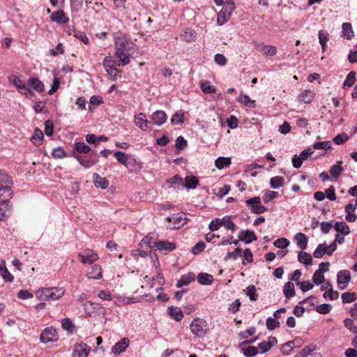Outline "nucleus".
Segmentation results:
<instances>
[{
    "label": "nucleus",
    "instance_id": "f257e3e1",
    "mask_svg": "<svg viewBox=\"0 0 357 357\" xmlns=\"http://www.w3.org/2000/svg\"><path fill=\"white\" fill-rule=\"evenodd\" d=\"M114 38L115 55L119 59V66H126L130 62V57L135 52V44L121 32L115 33Z\"/></svg>",
    "mask_w": 357,
    "mask_h": 357
},
{
    "label": "nucleus",
    "instance_id": "f03ea898",
    "mask_svg": "<svg viewBox=\"0 0 357 357\" xmlns=\"http://www.w3.org/2000/svg\"><path fill=\"white\" fill-rule=\"evenodd\" d=\"M65 294V289L59 287H43L38 289L36 293V297L38 300H58Z\"/></svg>",
    "mask_w": 357,
    "mask_h": 357
},
{
    "label": "nucleus",
    "instance_id": "7ed1b4c3",
    "mask_svg": "<svg viewBox=\"0 0 357 357\" xmlns=\"http://www.w3.org/2000/svg\"><path fill=\"white\" fill-rule=\"evenodd\" d=\"M190 328L193 335L198 337H203L207 333L208 326L204 319L196 318L192 321Z\"/></svg>",
    "mask_w": 357,
    "mask_h": 357
},
{
    "label": "nucleus",
    "instance_id": "20e7f679",
    "mask_svg": "<svg viewBox=\"0 0 357 357\" xmlns=\"http://www.w3.org/2000/svg\"><path fill=\"white\" fill-rule=\"evenodd\" d=\"M142 243L146 244L149 248L155 247L160 252H170L176 248V244L169 241H157L151 243L148 238H144Z\"/></svg>",
    "mask_w": 357,
    "mask_h": 357
},
{
    "label": "nucleus",
    "instance_id": "39448f33",
    "mask_svg": "<svg viewBox=\"0 0 357 357\" xmlns=\"http://www.w3.org/2000/svg\"><path fill=\"white\" fill-rule=\"evenodd\" d=\"M11 179L3 171L0 169V198L7 199L11 195Z\"/></svg>",
    "mask_w": 357,
    "mask_h": 357
},
{
    "label": "nucleus",
    "instance_id": "423d86ee",
    "mask_svg": "<svg viewBox=\"0 0 357 357\" xmlns=\"http://www.w3.org/2000/svg\"><path fill=\"white\" fill-rule=\"evenodd\" d=\"M166 221L169 223L168 227L171 229H179L187 223L185 215L183 213L172 214L166 218Z\"/></svg>",
    "mask_w": 357,
    "mask_h": 357
},
{
    "label": "nucleus",
    "instance_id": "0eeeda50",
    "mask_svg": "<svg viewBox=\"0 0 357 357\" xmlns=\"http://www.w3.org/2000/svg\"><path fill=\"white\" fill-rule=\"evenodd\" d=\"M247 205L250 208L252 213L261 214L266 212L268 209L266 206L261 205V198L254 197L246 201Z\"/></svg>",
    "mask_w": 357,
    "mask_h": 357
},
{
    "label": "nucleus",
    "instance_id": "6e6552de",
    "mask_svg": "<svg viewBox=\"0 0 357 357\" xmlns=\"http://www.w3.org/2000/svg\"><path fill=\"white\" fill-rule=\"evenodd\" d=\"M58 337L56 330L53 327H47L42 331L40 340L42 343L46 344L56 342Z\"/></svg>",
    "mask_w": 357,
    "mask_h": 357
},
{
    "label": "nucleus",
    "instance_id": "1a4fd4ad",
    "mask_svg": "<svg viewBox=\"0 0 357 357\" xmlns=\"http://www.w3.org/2000/svg\"><path fill=\"white\" fill-rule=\"evenodd\" d=\"M78 257L81 262L84 264H91L98 260L99 257L92 250H84L83 252L78 254Z\"/></svg>",
    "mask_w": 357,
    "mask_h": 357
},
{
    "label": "nucleus",
    "instance_id": "9d476101",
    "mask_svg": "<svg viewBox=\"0 0 357 357\" xmlns=\"http://www.w3.org/2000/svg\"><path fill=\"white\" fill-rule=\"evenodd\" d=\"M91 347L86 343L75 344L73 347L72 357H88Z\"/></svg>",
    "mask_w": 357,
    "mask_h": 357
},
{
    "label": "nucleus",
    "instance_id": "9b49d317",
    "mask_svg": "<svg viewBox=\"0 0 357 357\" xmlns=\"http://www.w3.org/2000/svg\"><path fill=\"white\" fill-rule=\"evenodd\" d=\"M115 61L111 56H106L103 60V66L105 70L114 79L118 74V70L115 67Z\"/></svg>",
    "mask_w": 357,
    "mask_h": 357
},
{
    "label": "nucleus",
    "instance_id": "f8f14e48",
    "mask_svg": "<svg viewBox=\"0 0 357 357\" xmlns=\"http://www.w3.org/2000/svg\"><path fill=\"white\" fill-rule=\"evenodd\" d=\"M351 279L350 273L347 270H342L338 272L337 275V282L338 287L340 289H344L349 284Z\"/></svg>",
    "mask_w": 357,
    "mask_h": 357
},
{
    "label": "nucleus",
    "instance_id": "ddd939ff",
    "mask_svg": "<svg viewBox=\"0 0 357 357\" xmlns=\"http://www.w3.org/2000/svg\"><path fill=\"white\" fill-rule=\"evenodd\" d=\"M328 266L329 263L328 262L321 263L319 264V269L317 270L313 275L312 280H313L314 283L317 285L324 283V273L328 271V268L322 270V266Z\"/></svg>",
    "mask_w": 357,
    "mask_h": 357
},
{
    "label": "nucleus",
    "instance_id": "4468645a",
    "mask_svg": "<svg viewBox=\"0 0 357 357\" xmlns=\"http://www.w3.org/2000/svg\"><path fill=\"white\" fill-rule=\"evenodd\" d=\"M129 344L130 340L128 338H122L112 347V352L115 355H119L126 350Z\"/></svg>",
    "mask_w": 357,
    "mask_h": 357
},
{
    "label": "nucleus",
    "instance_id": "2eb2a0df",
    "mask_svg": "<svg viewBox=\"0 0 357 357\" xmlns=\"http://www.w3.org/2000/svg\"><path fill=\"white\" fill-rule=\"evenodd\" d=\"M92 153L94 155H96V151H93ZM73 156L75 158H76V160L79 162V163L85 168H90V167H93L98 161L96 156H94V157L91 156L89 159H84L82 156H80L77 154H75V153L73 154Z\"/></svg>",
    "mask_w": 357,
    "mask_h": 357
},
{
    "label": "nucleus",
    "instance_id": "dca6fc26",
    "mask_svg": "<svg viewBox=\"0 0 357 357\" xmlns=\"http://www.w3.org/2000/svg\"><path fill=\"white\" fill-rule=\"evenodd\" d=\"M151 119L154 125L160 126L167 121V116L164 111L157 110L152 114Z\"/></svg>",
    "mask_w": 357,
    "mask_h": 357
},
{
    "label": "nucleus",
    "instance_id": "f3484780",
    "mask_svg": "<svg viewBox=\"0 0 357 357\" xmlns=\"http://www.w3.org/2000/svg\"><path fill=\"white\" fill-rule=\"evenodd\" d=\"M50 19L52 22H56L58 24H66L68 22L69 18L66 15L62 10H59L55 12H53L51 14Z\"/></svg>",
    "mask_w": 357,
    "mask_h": 357
},
{
    "label": "nucleus",
    "instance_id": "a211bd4d",
    "mask_svg": "<svg viewBox=\"0 0 357 357\" xmlns=\"http://www.w3.org/2000/svg\"><path fill=\"white\" fill-rule=\"evenodd\" d=\"M239 241L248 244L257 239L254 231L250 230H241L238 234Z\"/></svg>",
    "mask_w": 357,
    "mask_h": 357
},
{
    "label": "nucleus",
    "instance_id": "6ab92c4d",
    "mask_svg": "<svg viewBox=\"0 0 357 357\" xmlns=\"http://www.w3.org/2000/svg\"><path fill=\"white\" fill-rule=\"evenodd\" d=\"M256 47L259 52H261L263 54L266 56H275L278 52L277 47L275 46L264 45V43L257 44Z\"/></svg>",
    "mask_w": 357,
    "mask_h": 357
},
{
    "label": "nucleus",
    "instance_id": "aec40b11",
    "mask_svg": "<svg viewBox=\"0 0 357 357\" xmlns=\"http://www.w3.org/2000/svg\"><path fill=\"white\" fill-rule=\"evenodd\" d=\"M135 125L142 130H146L149 129V121L146 115L141 112L135 116Z\"/></svg>",
    "mask_w": 357,
    "mask_h": 357
},
{
    "label": "nucleus",
    "instance_id": "412c9836",
    "mask_svg": "<svg viewBox=\"0 0 357 357\" xmlns=\"http://www.w3.org/2000/svg\"><path fill=\"white\" fill-rule=\"evenodd\" d=\"M86 276L90 279L99 280L102 277V267L98 264L93 265L90 268L87 273Z\"/></svg>",
    "mask_w": 357,
    "mask_h": 357
},
{
    "label": "nucleus",
    "instance_id": "4be33fe9",
    "mask_svg": "<svg viewBox=\"0 0 357 357\" xmlns=\"http://www.w3.org/2000/svg\"><path fill=\"white\" fill-rule=\"evenodd\" d=\"M10 214V206L6 199L0 202V220H5Z\"/></svg>",
    "mask_w": 357,
    "mask_h": 357
},
{
    "label": "nucleus",
    "instance_id": "5701e85b",
    "mask_svg": "<svg viewBox=\"0 0 357 357\" xmlns=\"http://www.w3.org/2000/svg\"><path fill=\"white\" fill-rule=\"evenodd\" d=\"M232 11L222 8L217 15V24L219 26L225 24L230 18Z\"/></svg>",
    "mask_w": 357,
    "mask_h": 357
},
{
    "label": "nucleus",
    "instance_id": "b1692460",
    "mask_svg": "<svg viewBox=\"0 0 357 357\" xmlns=\"http://www.w3.org/2000/svg\"><path fill=\"white\" fill-rule=\"evenodd\" d=\"M93 179L94 185L96 188H100L102 189H106L109 185V181L106 178L101 177L98 174H93Z\"/></svg>",
    "mask_w": 357,
    "mask_h": 357
},
{
    "label": "nucleus",
    "instance_id": "393cba45",
    "mask_svg": "<svg viewBox=\"0 0 357 357\" xmlns=\"http://www.w3.org/2000/svg\"><path fill=\"white\" fill-rule=\"evenodd\" d=\"M294 239L296 241L297 246L301 250H305L307 246V238L303 233H297L294 236Z\"/></svg>",
    "mask_w": 357,
    "mask_h": 357
},
{
    "label": "nucleus",
    "instance_id": "a878e982",
    "mask_svg": "<svg viewBox=\"0 0 357 357\" xmlns=\"http://www.w3.org/2000/svg\"><path fill=\"white\" fill-rule=\"evenodd\" d=\"M98 307H100V305L92 301H86L84 304V311L86 314L89 317L95 316V310Z\"/></svg>",
    "mask_w": 357,
    "mask_h": 357
},
{
    "label": "nucleus",
    "instance_id": "bb28decb",
    "mask_svg": "<svg viewBox=\"0 0 357 357\" xmlns=\"http://www.w3.org/2000/svg\"><path fill=\"white\" fill-rule=\"evenodd\" d=\"M168 314L176 321H181L183 317L182 310L178 307H169L168 308Z\"/></svg>",
    "mask_w": 357,
    "mask_h": 357
},
{
    "label": "nucleus",
    "instance_id": "cd10ccee",
    "mask_svg": "<svg viewBox=\"0 0 357 357\" xmlns=\"http://www.w3.org/2000/svg\"><path fill=\"white\" fill-rule=\"evenodd\" d=\"M197 281L199 284L203 285H209L213 281V277L206 273H201L197 275Z\"/></svg>",
    "mask_w": 357,
    "mask_h": 357
},
{
    "label": "nucleus",
    "instance_id": "c85d7f7f",
    "mask_svg": "<svg viewBox=\"0 0 357 357\" xmlns=\"http://www.w3.org/2000/svg\"><path fill=\"white\" fill-rule=\"evenodd\" d=\"M27 84L38 92H43L45 90L43 83L37 78L31 77L29 79Z\"/></svg>",
    "mask_w": 357,
    "mask_h": 357
},
{
    "label": "nucleus",
    "instance_id": "c756f323",
    "mask_svg": "<svg viewBox=\"0 0 357 357\" xmlns=\"http://www.w3.org/2000/svg\"><path fill=\"white\" fill-rule=\"evenodd\" d=\"M116 298L115 303L117 305H128L131 303H135L137 302V298L134 297H124L121 296H114Z\"/></svg>",
    "mask_w": 357,
    "mask_h": 357
},
{
    "label": "nucleus",
    "instance_id": "7c9ffc66",
    "mask_svg": "<svg viewBox=\"0 0 357 357\" xmlns=\"http://www.w3.org/2000/svg\"><path fill=\"white\" fill-rule=\"evenodd\" d=\"M195 280V275L193 273H188L187 275H184L181 277L180 280H178L176 287H181L183 286L188 285Z\"/></svg>",
    "mask_w": 357,
    "mask_h": 357
},
{
    "label": "nucleus",
    "instance_id": "2f4dec72",
    "mask_svg": "<svg viewBox=\"0 0 357 357\" xmlns=\"http://www.w3.org/2000/svg\"><path fill=\"white\" fill-rule=\"evenodd\" d=\"M231 163V160L229 157H219L215 161V167L219 169L229 167Z\"/></svg>",
    "mask_w": 357,
    "mask_h": 357
},
{
    "label": "nucleus",
    "instance_id": "473e14b6",
    "mask_svg": "<svg viewBox=\"0 0 357 357\" xmlns=\"http://www.w3.org/2000/svg\"><path fill=\"white\" fill-rule=\"evenodd\" d=\"M220 220L222 226H224L227 229L231 230V231H236V226L231 220V218L230 216H224L222 218H220Z\"/></svg>",
    "mask_w": 357,
    "mask_h": 357
},
{
    "label": "nucleus",
    "instance_id": "72a5a7b5",
    "mask_svg": "<svg viewBox=\"0 0 357 357\" xmlns=\"http://www.w3.org/2000/svg\"><path fill=\"white\" fill-rule=\"evenodd\" d=\"M298 260L300 263L305 266L311 265L312 263V257L311 255L305 252H300L298 255Z\"/></svg>",
    "mask_w": 357,
    "mask_h": 357
},
{
    "label": "nucleus",
    "instance_id": "f704fd0d",
    "mask_svg": "<svg viewBox=\"0 0 357 357\" xmlns=\"http://www.w3.org/2000/svg\"><path fill=\"white\" fill-rule=\"evenodd\" d=\"M185 112L182 109H179L171 118V123L173 125L181 124L184 121Z\"/></svg>",
    "mask_w": 357,
    "mask_h": 357
},
{
    "label": "nucleus",
    "instance_id": "c9c22d12",
    "mask_svg": "<svg viewBox=\"0 0 357 357\" xmlns=\"http://www.w3.org/2000/svg\"><path fill=\"white\" fill-rule=\"evenodd\" d=\"M335 231L343 235H348L350 233L349 227L344 222H337L333 226Z\"/></svg>",
    "mask_w": 357,
    "mask_h": 357
},
{
    "label": "nucleus",
    "instance_id": "e433bc0d",
    "mask_svg": "<svg viewBox=\"0 0 357 357\" xmlns=\"http://www.w3.org/2000/svg\"><path fill=\"white\" fill-rule=\"evenodd\" d=\"M12 83L17 89L20 93L25 91L28 86L27 84L20 77H13Z\"/></svg>",
    "mask_w": 357,
    "mask_h": 357
},
{
    "label": "nucleus",
    "instance_id": "4c0bfd02",
    "mask_svg": "<svg viewBox=\"0 0 357 357\" xmlns=\"http://www.w3.org/2000/svg\"><path fill=\"white\" fill-rule=\"evenodd\" d=\"M319 40L321 46L322 51L324 52L326 48V43L329 40V35L327 31L324 30H320L319 31Z\"/></svg>",
    "mask_w": 357,
    "mask_h": 357
},
{
    "label": "nucleus",
    "instance_id": "58836bf2",
    "mask_svg": "<svg viewBox=\"0 0 357 357\" xmlns=\"http://www.w3.org/2000/svg\"><path fill=\"white\" fill-rule=\"evenodd\" d=\"M314 96V93L311 90H305L302 92L299 96V99L304 103H310Z\"/></svg>",
    "mask_w": 357,
    "mask_h": 357
},
{
    "label": "nucleus",
    "instance_id": "ea45409f",
    "mask_svg": "<svg viewBox=\"0 0 357 357\" xmlns=\"http://www.w3.org/2000/svg\"><path fill=\"white\" fill-rule=\"evenodd\" d=\"M238 101L243 104V105L248 107H255V101L253 100H251L250 97L248 95H245L243 93H241Z\"/></svg>",
    "mask_w": 357,
    "mask_h": 357
},
{
    "label": "nucleus",
    "instance_id": "a19ab883",
    "mask_svg": "<svg viewBox=\"0 0 357 357\" xmlns=\"http://www.w3.org/2000/svg\"><path fill=\"white\" fill-rule=\"evenodd\" d=\"M326 284L328 285L329 289L324 292V297L326 299H329L331 301L337 299L339 296L338 292L333 289L332 285L329 282H327Z\"/></svg>",
    "mask_w": 357,
    "mask_h": 357
},
{
    "label": "nucleus",
    "instance_id": "79ce46f5",
    "mask_svg": "<svg viewBox=\"0 0 357 357\" xmlns=\"http://www.w3.org/2000/svg\"><path fill=\"white\" fill-rule=\"evenodd\" d=\"M245 294L249 297L251 301H256L258 299V294L255 285H249L245 290Z\"/></svg>",
    "mask_w": 357,
    "mask_h": 357
},
{
    "label": "nucleus",
    "instance_id": "37998d69",
    "mask_svg": "<svg viewBox=\"0 0 357 357\" xmlns=\"http://www.w3.org/2000/svg\"><path fill=\"white\" fill-rule=\"evenodd\" d=\"M44 135L41 130L36 128L34 130V135L31 137V140L36 146H40L42 144Z\"/></svg>",
    "mask_w": 357,
    "mask_h": 357
},
{
    "label": "nucleus",
    "instance_id": "c03bdc74",
    "mask_svg": "<svg viewBox=\"0 0 357 357\" xmlns=\"http://www.w3.org/2000/svg\"><path fill=\"white\" fill-rule=\"evenodd\" d=\"M198 185V179L195 176H188L185 178L184 186L188 189H194Z\"/></svg>",
    "mask_w": 357,
    "mask_h": 357
},
{
    "label": "nucleus",
    "instance_id": "a18cd8bd",
    "mask_svg": "<svg viewBox=\"0 0 357 357\" xmlns=\"http://www.w3.org/2000/svg\"><path fill=\"white\" fill-rule=\"evenodd\" d=\"M200 88L205 93H214L216 91L215 87L209 81H204L200 83Z\"/></svg>",
    "mask_w": 357,
    "mask_h": 357
},
{
    "label": "nucleus",
    "instance_id": "49530a36",
    "mask_svg": "<svg viewBox=\"0 0 357 357\" xmlns=\"http://www.w3.org/2000/svg\"><path fill=\"white\" fill-rule=\"evenodd\" d=\"M284 183V179L282 176H277L272 177L270 180V185L273 189H278Z\"/></svg>",
    "mask_w": 357,
    "mask_h": 357
},
{
    "label": "nucleus",
    "instance_id": "de8ad7c7",
    "mask_svg": "<svg viewBox=\"0 0 357 357\" xmlns=\"http://www.w3.org/2000/svg\"><path fill=\"white\" fill-rule=\"evenodd\" d=\"M342 36L347 39H351L354 36L352 26L350 23H343L342 24Z\"/></svg>",
    "mask_w": 357,
    "mask_h": 357
},
{
    "label": "nucleus",
    "instance_id": "09e8293b",
    "mask_svg": "<svg viewBox=\"0 0 357 357\" xmlns=\"http://www.w3.org/2000/svg\"><path fill=\"white\" fill-rule=\"evenodd\" d=\"M342 162L337 161V163L331 167L330 173L334 178H337L343 171V168L341 166Z\"/></svg>",
    "mask_w": 357,
    "mask_h": 357
},
{
    "label": "nucleus",
    "instance_id": "8fccbe9b",
    "mask_svg": "<svg viewBox=\"0 0 357 357\" xmlns=\"http://www.w3.org/2000/svg\"><path fill=\"white\" fill-rule=\"evenodd\" d=\"M283 292L287 298L294 296L295 294L294 284L291 282H287L284 284Z\"/></svg>",
    "mask_w": 357,
    "mask_h": 357
},
{
    "label": "nucleus",
    "instance_id": "3c124183",
    "mask_svg": "<svg viewBox=\"0 0 357 357\" xmlns=\"http://www.w3.org/2000/svg\"><path fill=\"white\" fill-rule=\"evenodd\" d=\"M128 165L126 167L131 172H137L142 168V162L137 161L135 158L130 160Z\"/></svg>",
    "mask_w": 357,
    "mask_h": 357
},
{
    "label": "nucleus",
    "instance_id": "603ef678",
    "mask_svg": "<svg viewBox=\"0 0 357 357\" xmlns=\"http://www.w3.org/2000/svg\"><path fill=\"white\" fill-rule=\"evenodd\" d=\"M0 272L1 276L6 282H12L14 279L13 275L8 271L5 266V263L0 265Z\"/></svg>",
    "mask_w": 357,
    "mask_h": 357
},
{
    "label": "nucleus",
    "instance_id": "864d4df0",
    "mask_svg": "<svg viewBox=\"0 0 357 357\" xmlns=\"http://www.w3.org/2000/svg\"><path fill=\"white\" fill-rule=\"evenodd\" d=\"M114 156L121 164L125 167L128 166L129 160L126 153L119 151L114 153Z\"/></svg>",
    "mask_w": 357,
    "mask_h": 357
},
{
    "label": "nucleus",
    "instance_id": "5fc2aeb1",
    "mask_svg": "<svg viewBox=\"0 0 357 357\" xmlns=\"http://www.w3.org/2000/svg\"><path fill=\"white\" fill-rule=\"evenodd\" d=\"M327 245L326 243L319 244L313 252V256L315 258H321L323 255L326 253Z\"/></svg>",
    "mask_w": 357,
    "mask_h": 357
},
{
    "label": "nucleus",
    "instance_id": "6e6d98bb",
    "mask_svg": "<svg viewBox=\"0 0 357 357\" xmlns=\"http://www.w3.org/2000/svg\"><path fill=\"white\" fill-rule=\"evenodd\" d=\"M75 149L79 153H88L91 151V148L82 142H76Z\"/></svg>",
    "mask_w": 357,
    "mask_h": 357
},
{
    "label": "nucleus",
    "instance_id": "4d7b16f0",
    "mask_svg": "<svg viewBox=\"0 0 357 357\" xmlns=\"http://www.w3.org/2000/svg\"><path fill=\"white\" fill-rule=\"evenodd\" d=\"M243 353L246 357H253L258 354V349L253 346H247L243 348Z\"/></svg>",
    "mask_w": 357,
    "mask_h": 357
},
{
    "label": "nucleus",
    "instance_id": "13d9d810",
    "mask_svg": "<svg viewBox=\"0 0 357 357\" xmlns=\"http://www.w3.org/2000/svg\"><path fill=\"white\" fill-rule=\"evenodd\" d=\"M349 139L348 135L345 132H342L333 138V142L337 145H342L347 142Z\"/></svg>",
    "mask_w": 357,
    "mask_h": 357
},
{
    "label": "nucleus",
    "instance_id": "bf43d9fd",
    "mask_svg": "<svg viewBox=\"0 0 357 357\" xmlns=\"http://www.w3.org/2000/svg\"><path fill=\"white\" fill-rule=\"evenodd\" d=\"M357 296L354 292H345L342 294V300L344 303H349L355 301Z\"/></svg>",
    "mask_w": 357,
    "mask_h": 357
},
{
    "label": "nucleus",
    "instance_id": "052dcab7",
    "mask_svg": "<svg viewBox=\"0 0 357 357\" xmlns=\"http://www.w3.org/2000/svg\"><path fill=\"white\" fill-rule=\"evenodd\" d=\"M313 148L317 150H328L332 149V145L330 141L318 142L313 144Z\"/></svg>",
    "mask_w": 357,
    "mask_h": 357
},
{
    "label": "nucleus",
    "instance_id": "680f3d73",
    "mask_svg": "<svg viewBox=\"0 0 357 357\" xmlns=\"http://www.w3.org/2000/svg\"><path fill=\"white\" fill-rule=\"evenodd\" d=\"M89 102H90V105L89 106V111L93 112V110L94 109V107H93L92 105L95 106V107L98 106V105H101L102 103H103V100L100 96H92L90 98Z\"/></svg>",
    "mask_w": 357,
    "mask_h": 357
},
{
    "label": "nucleus",
    "instance_id": "e2e57ef3",
    "mask_svg": "<svg viewBox=\"0 0 357 357\" xmlns=\"http://www.w3.org/2000/svg\"><path fill=\"white\" fill-rule=\"evenodd\" d=\"M52 155L56 159H61L67 156L66 151L61 146L54 149Z\"/></svg>",
    "mask_w": 357,
    "mask_h": 357
},
{
    "label": "nucleus",
    "instance_id": "0e129e2a",
    "mask_svg": "<svg viewBox=\"0 0 357 357\" xmlns=\"http://www.w3.org/2000/svg\"><path fill=\"white\" fill-rule=\"evenodd\" d=\"M279 195L278 192L266 190L263 195V200L265 203H268Z\"/></svg>",
    "mask_w": 357,
    "mask_h": 357
},
{
    "label": "nucleus",
    "instance_id": "69168bd1",
    "mask_svg": "<svg viewBox=\"0 0 357 357\" xmlns=\"http://www.w3.org/2000/svg\"><path fill=\"white\" fill-rule=\"evenodd\" d=\"M356 82V73L354 71L350 72L346 79L344 82V86L351 87Z\"/></svg>",
    "mask_w": 357,
    "mask_h": 357
},
{
    "label": "nucleus",
    "instance_id": "338daca9",
    "mask_svg": "<svg viewBox=\"0 0 357 357\" xmlns=\"http://www.w3.org/2000/svg\"><path fill=\"white\" fill-rule=\"evenodd\" d=\"M61 326L69 333H73L74 329L73 322L69 318H65L61 321Z\"/></svg>",
    "mask_w": 357,
    "mask_h": 357
},
{
    "label": "nucleus",
    "instance_id": "774afa93",
    "mask_svg": "<svg viewBox=\"0 0 357 357\" xmlns=\"http://www.w3.org/2000/svg\"><path fill=\"white\" fill-rule=\"evenodd\" d=\"M289 241L285 238H280L275 240L273 243V245L278 248H286L289 245Z\"/></svg>",
    "mask_w": 357,
    "mask_h": 357
}]
</instances>
